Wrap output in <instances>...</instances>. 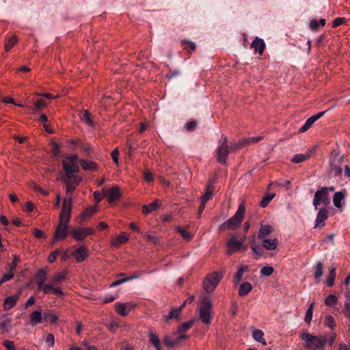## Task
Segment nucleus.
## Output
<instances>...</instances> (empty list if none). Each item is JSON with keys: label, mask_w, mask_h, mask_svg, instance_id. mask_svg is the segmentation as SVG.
Masks as SVG:
<instances>
[{"label": "nucleus", "mask_w": 350, "mask_h": 350, "mask_svg": "<svg viewBox=\"0 0 350 350\" xmlns=\"http://www.w3.org/2000/svg\"><path fill=\"white\" fill-rule=\"evenodd\" d=\"M346 178H350V168L344 163V155L333 152L329 161V173L334 176H341L342 170Z\"/></svg>", "instance_id": "f257e3e1"}, {"label": "nucleus", "mask_w": 350, "mask_h": 350, "mask_svg": "<svg viewBox=\"0 0 350 350\" xmlns=\"http://www.w3.org/2000/svg\"><path fill=\"white\" fill-rule=\"evenodd\" d=\"M245 205L241 203L239 205L238 209L235 214L228 219L227 221L221 224L219 227V230H236L241 224L245 215Z\"/></svg>", "instance_id": "f03ea898"}, {"label": "nucleus", "mask_w": 350, "mask_h": 350, "mask_svg": "<svg viewBox=\"0 0 350 350\" xmlns=\"http://www.w3.org/2000/svg\"><path fill=\"white\" fill-rule=\"evenodd\" d=\"M212 307L211 299L209 297H204L199 309V319L204 324L208 325L211 322V310Z\"/></svg>", "instance_id": "7ed1b4c3"}, {"label": "nucleus", "mask_w": 350, "mask_h": 350, "mask_svg": "<svg viewBox=\"0 0 350 350\" xmlns=\"http://www.w3.org/2000/svg\"><path fill=\"white\" fill-rule=\"evenodd\" d=\"M301 338L306 343V347L311 349H323L325 345V342L321 337L313 336L308 332H303Z\"/></svg>", "instance_id": "20e7f679"}, {"label": "nucleus", "mask_w": 350, "mask_h": 350, "mask_svg": "<svg viewBox=\"0 0 350 350\" xmlns=\"http://www.w3.org/2000/svg\"><path fill=\"white\" fill-rule=\"evenodd\" d=\"M222 278V274L217 272L207 275L203 282V287L206 293H212L215 291L220 280Z\"/></svg>", "instance_id": "39448f33"}, {"label": "nucleus", "mask_w": 350, "mask_h": 350, "mask_svg": "<svg viewBox=\"0 0 350 350\" xmlns=\"http://www.w3.org/2000/svg\"><path fill=\"white\" fill-rule=\"evenodd\" d=\"M78 156L77 154H72L66 157L62 162L63 169L66 173V176L75 174L79 170L78 164L77 161Z\"/></svg>", "instance_id": "423d86ee"}, {"label": "nucleus", "mask_w": 350, "mask_h": 350, "mask_svg": "<svg viewBox=\"0 0 350 350\" xmlns=\"http://www.w3.org/2000/svg\"><path fill=\"white\" fill-rule=\"evenodd\" d=\"M246 235L243 236L239 240H237L236 236H232L226 243L227 254L231 255L239 252L243 247Z\"/></svg>", "instance_id": "0eeeda50"}, {"label": "nucleus", "mask_w": 350, "mask_h": 350, "mask_svg": "<svg viewBox=\"0 0 350 350\" xmlns=\"http://www.w3.org/2000/svg\"><path fill=\"white\" fill-rule=\"evenodd\" d=\"M329 202V196L327 187H321L318 189L315 194L313 200V205L315 209H317V206L321 204L325 205L328 204Z\"/></svg>", "instance_id": "6e6552de"}, {"label": "nucleus", "mask_w": 350, "mask_h": 350, "mask_svg": "<svg viewBox=\"0 0 350 350\" xmlns=\"http://www.w3.org/2000/svg\"><path fill=\"white\" fill-rule=\"evenodd\" d=\"M229 150L227 144V138L222 135L219 140V145L217 150V161L222 164L226 163Z\"/></svg>", "instance_id": "1a4fd4ad"}, {"label": "nucleus", "mask_w": 350, "mask_h": 350, "mask_svg": "<svg viewBox=\"0 0 350 350\" xmlns=\"http://www.w3.org/2000/svg\"><path fill=\"white\" fill-rule=\"evenodd\" d=\"M72 208L71 198H65L64 200L61 213L59 215V223L67 224L70 217V211Z\"/></svg>", "instance_id": "9d476101"}, {"label": "nucleus", "mask_w": 350, "mask_h": 350, "mask_svg": "<svg viewBox=\"0 0 350 350\" xmlns=\"http://www.w3.org/2000/svg\"><path fill=\"white\" fill-rule=\"evenodd\" d=\"M62 181L66 186V193H69L75 190L76 187L81 183V178L75 174H72L70 176H66L62 178Z\"/></svg>", "instance_id": "9b49d317"}, {"label": "nucleus", "mask_w": 350, "mask_h": 350, "mask_svg": "<svg viewBox=\"0 0 350 350\" xmlns=\"http://www.w3.org/2000/svg\"><path fill=\"white\" fill-rule=\"evenodd\" d=\"M94 232V230L92 228H76L71 231V234L76 241H82L88 235L93 234Z\"/></svg>", "instance_id": "f8f14e48"}, {"label": "nucleus", "mask_w": 350, "mask_h": 350, "mask_svg": "<svg viewBox=\"0 0 350 350\" xmlns=\"http://www.w3.org/2000/svg\"><path fill=\"white\" fill-rule=\"evenodd\" d=\"M68 232V224L59 223L55 232L52 244H54L57 241L62 240L66 238Z\"/></svg>", "instance_id": "ddd939ff"}, {"label": "nucleus", "mask_w": 350, "mask_h": 350, "mask_svg": "<svg viewBox=\"0 0 350 350\" xmlns=\"http://www.w3.org/2000/svg\"><path fill=\"white\" fill-rule=\"evenodd\" d=\"M43 322V314L40 310H34L29 314L27 325L35 326Z\"/></svg>", "instance_id": "4468645a"}, {"label": "nucleus", "mask_w": 350, "mask_h": 350, "mask_svg": "<svg viewBox=\"0 0 350 350\" xmlns=\"http://www.w3.org/2000/svg\"><path fill=\"white\" fill-rule=\"evenodd\" d=\"M59 317V314L55 311L46 310L43 313V322L53 325L57 322Z\"/></svg>", "instance_id": "2eb2a0df"}, {"label": "nucleus", "mask_w": 350, "mask_h": 350, "mask_svg": "<svg viewBox=\"0 0 350 350\" xmlns=\"http://www.w3.org/2000/svg\"><path fill=\"white\" fill-rule=\"evenodd\" d=\"M325 111L319 112L317 114H315L309 118L306 121L304 124L299 129V131L301 133H304L308 131L317 120H319L325 114Z\"/></svg>", "instance_id": "dca6fc26"}, {"label": "nucleus", "mask_w": 350, "mask_h": 350, "mask_svg": "<svg viewBox=\"0 0 350 350\" xmlns=\"http://www.w3.org/2000/svg\"><path fill=\"white\" fill-rule=\"evenodd\" d=\"M328 218V213L326 208H321L315 220V228H321L325 226L324 221Z\"/></svg>", "instance_id": "f3484780"}, {"label": "nucleus", "mask_w": 350, "mask_h": 350, "mask_svg": "<svg viewBox=\"0 0 350 350\" xmlns=\"http://www.w3.org/2000/svg\"><path fill=\"white\" fill-rule=\"evenodd\" d=\"M133 307L134 305L132 303H117L116 304V310L119 314L122 316H126Z\"/></svg>", "instance_id": "a211bd4d"}, {"label": "nucleus", "mask_w": 350, "mask_h": 350, "mask_svg": "<svg viewBox=\"0 0 350 350\" xmlns=\"http://www.w3.org/2000/svg\"><path fill=\"white\" fill-rule=\"evenodd\" d=\"M251 48L254 49L255 53L260 55H262L265 48V43L262 38L256 37L251 44Z\"/></svg>", "instance_id": "6ab92c4d"}, {"label": "nucleus", "mask_w": 350, "mask_h": 350, "mask_svg": "<svg viewBox=\"0 0 350 350\" xmlns=\"http://www.w3.org/2000/svg\"><path fill=\"white\" fill-rule=\"evenodd\" d=\"M262 241V245L267 250H273L276 249L278 245V241L276 238L269 239L268 237L260 239Z\"/></svg>", "instance_id": "aec40b11"}, {"label": "nucleus", "mask_w": 350, "mask_h": 350, "mask_svg": "<svg viewBox=\"0 0 350 350\" xmlns=\"http://www.w3.org/2000/svg\"><path fill=\"white\" fill-rule=\"evenodd\" d=\"M105 192H107L106 196L109 202H113L118 200L121 196L120 189L116 186L110 188L109 190L105 191Z\"/></svg>", "instance_id": "412c9836"}, {"label": "nucleus", "mask_w": 350, "mask_h": 350, "mask_svg": "<svg viewBox=\"0 0 350 350\" xmlns=\"http://www.w3.org/2000/svg\"><path fill=\"white\" fill-rule=\"evenodd\" d=\"M273 231V228L270 225H261L258 232V239L268 237V236Z\"/></svg>", "instance_id": "4be33fe9"}, {"label": "nucleus", "mask_w": 350, "mask_h": 350, "mask_svg": "<svg viewBox=\"0 0 350 350\" xmlns=\"http://www.w3.org/2000/svg\"><path fill=\"white\" fill-rule=\"evenodd\" d=\"M160 206V200H155L153 202L144 205L142 207V212L144 214H148L152 212L153 211L157 210Z\"/></svg>", "instance_id": "5701e85b"}, {"label": "nucleus", "mask_w": 350, "mask_h": 350, "mask_svg": "<svg viewBox=\"0 0 350 350\" xmlns=\"http://www.w3.org/2000/svg\"><path fill=\"white\" fill-rule=\"evenodd\" d=\"M248 271V267L247 265H242L239 267L237 272L235 274V278L234 280V284L237 286L241 281L243 280V273Z\"/></svg>", "instance_id": "b1692460"}, {"label": "nucleus", "mask_w": 350, "mask_h": 350, "mask_svg": "<svg viewBox=\"0 0 350 350\" xmlns=\"http://www.w3.org/2000/svg\"><path fill=\"white\" fill-rule=\"evenodd\" d=\"M252 286L250 282H243L239 286L238 294L240 297L245 296L252 291Z\"/></svg>", "instance_id": "393cba45"}, {"label": "nucleus", "mask_w": 350, "mask_h": 350, "mask_svg": "<svg viewBox=\"0 0 350 350\" xmlns=\"http://www.w3.org/2000/svg\"><path fill=\"white\" fill-rule=\"evenodd\" d=\"M87 250L81 247L75 251L73 256L78 262H83L87 257Z\"/></svg>", "instance_id": "a878e982"}, {"label": "nucleus", "mask_w": 350, "mask_h": 350, "mask_svg": "<svg viewBox=\"0 0 350 350\" xmlns=\"http://www.w3.org/2000/svg\"><path fill=\"white\" fill-rule=\"evenodd\" d=\"M46 271L41 269L36 275V283L38 288L44 284L46 279Z\"/></svg>", "instance_id": "bb28decb"}, {"label": "nucleus", "mask_w": 350, "mask_h": 350, "mask_svg": "<svg viewBox=\"0 0 350 350\" xmlns=\"http://www.w3.org/2000/svg\"><path fill=\"white\" fill-rule=\"evenodd\" d=\"M253 338L262 345H267V342L264 338V333L261 329H256L252 332Z\"/></svg>", "instance_id": "cd10ccee"}, {"label": "nucleus", "mask_w": 350, "mask_h": 350, "mask_svg": "<svg viewBox=\"0 0 350 350\" xmlns=\"http://www.w3.org/2000/svg\"><path fill=\"white\" fill-rule=\"evenodd\" d=\"M81 165L84 170L96 171L97 168V164L95 162L88 160H81Z\"/></svg>", "instance_id": "c85d7f7f"}, {"label": "nucleus", "mask_w": 350, "mask_h": 350, "mask_svg": "<svg viewBox=\"0 0 350 350\" xmlns=\"http://www.w3.org/2000/svg\"><path fill=\"white\" fill-rule=\"evenodd\" d=\"M18 297L11 296L6 298L3 303L5 310H9L12 309L16 304Z\"/></svg>", "instance_id": "c756f323"}, {"label": "nucleus", "mask_w": 350, "mask_h": 350, "mask_svg": "<svg viewBox=\"0 0 350 350\" xmlns=\"http://www.w3.org/2000/svg\"><path fill=\"white\" fill-rule=\"evenodd\" d=\"M345 195L341 192H336L333 196V203L334 206L340 208L342 207V202L343 201Z\"/></svg>", "instance_id": "7c9ffc66"}, {"label": "nucleus", "mask_w": 350, "mask_h": 350, "mask_svg": "<svg viewBox=\"0 0 350 350\" xmlns=\"http://www.w3.org/2000/svg\"><path fill=\"white\" fill-rule=\"evenodd\" d=\"M314 279L317 282H319L321 276L323 275V263L321 261H318L316 265L314 267Z\"/></svg>", "instance_id": "2f4dec72"}, {"label": "nucleus", "mask_w": 350, "mask_h": 350, "mask_svg": "<svg viewBox=\"0 0 350 350\" xmlns=\"http://www.w3.org/2000/svg\"><path fill=\"white\" fill-rule=\"evenodd\" d=\"M129 239V236L125 232H122L118 237L112 241L113 245H118L125 243Z\"/></svg>", "instance_id": "473e14b6"}, {"label": "nucleus", "mask_w": 350, "mask_h": 350, "mask_svg": "<svg viewBox=\"0 0 350 350\" xmlns=\"http://www.w3.org/2000/svg\"><path fill=\"white\" fill-rule=\"evenodd\" d=\"M213 186L211 184H208L206 186L205 193L201 197V202L206 203L213 196Z\"/></svg>", "instance_id": "72a5a7b5"}, {"label": "nucleus", "mask_w": 350, "mask_h": 350, "mask_svg": "<svg viewBox=\"0 0 350 350\" xmlns=\"http://www.w3.org/2000/svg\"><path fill=\"white\" fill-rule=\"evenodd\" d=\"M148 337L150 342L155 347V349H159V347H161V342L159 336L154 333H153L152 331H148Z\"/></svg>", "instance_id": "f704fd0d"}, {"label": "nucleus", "mask_w": 350, "mask_h": 350, "mask_svg": "<svg viewBox=\"0 0 350 350\" xmlns=\"http://www.w3.org/2000/svg\"><path fill=\"white\" fill-rule=\"evenodd\" d=\"M18 38L13 35L11 37H10L8 40L5 42V51H10L12 47L18 42Z\"/></svg>", "instance_id": "c9c22d12"}, {"label": "nucleus", "mask_w": 350, "mask_h": 350, "mask_svg": "<svg viewBox=\"0 0 350 350\" xmlns=\"http://www.w3.org/2000/svg\"><path fill=\"white\" fill-rule=\"evenodd\" d=\"M67 272L66 271L57 272L55 273L51 278V283H56L62 281L66 278Z\"/></svg>", "instance_id": "e433bc0d"}, {"label": "nucleus", "mask_w": 350, "mask_h": 350, "mask_svg": "<svg viewBox=\"0 0 350 350\" xmlns=\"http://www.w3.org/2000/svg\"><path fill=\"white\" fill-rule=\"evenodd\" d=\"M310 157V153H306V154H295L293 159H291V161L295 163H301L306 159H308Z\"/></svg>", "instance_id": "4c0bfd02"}, {"label": "nucleus", "mask_w": 350, "mask_h": 350, "mask_svg": "<svg viewBox=\"0 0 350 350\" xmlns=\"http://www.w3.org/2000/svg\"><path fill=\"white\" fill-rule=\"evenodd\" d=\"M193 320H189L178 327L176 334L185 333L193 325Z\"/></svg>", "instance_id": "58836bf2"}, {"label": "nucleus", "mask_w": 350, "mask_h": 350, "mask_svg": "<svg viewBox=\"0 0 350 350\" xmlns=\"http://www.w3.org/2000/svg\"><path fill=\"white\" fill-rule=\"evenodd\" d=\"M181 312V307L174 308L165 317L166 321H169L172 319H176L179 317Z\"/></svg>", "instance_id": "ea45409f"}, {"label": "nucleus", "mask_w": 350, "mask_h": 350, "mask_svg": "<svg viewBox=\"0 0 350 350\" xmlns=\"http://www.w3.org/2000/svg\"><path fill=\"white\" fill-rule=\"evenodd\" d=\"M336 278V269L332 268L329 269V273L326 280V284L328 286L331 287L334 284Z\"/></svg>", "instance_id": "a19ab883"}, {"label": "nucleus", "mask_w": 350, "mask_h": 350, "mask_svg": "<svg viewBox=\"0 0 350 350\" xmlns=\"http://www.w3.org/2000/svg\"><path fill=\"white\" fill-rule=\"evenodd\" d=\"M314 306V303L312 302L310 304V306H308V308L306 310L304 319L307 323H310L312 321Z\"/></svg>", "instance_id": "79ce46f5"}, {"label": "nucleus", "mask_w": 350, "mask_h": 350, "mask_svg": "<svg viewBox=\"0 0 350 350\" xmlns=\"http://www.w3.org/2000/svg\"><path fill=\"white\" fill-rule=\"evenodd\" d=\"M275 194L274 193H269L266 194L262 200H261L260 204L262 208L266 207L269 203L271 201V200L275 197Z\"/></svg>", "instance_id": "37998d69"}, {"label": "nucleus", "mask_w": 350, "mask_h": 350, "mask_svg": "<svg viewBox=\"0 0 350 350\" xmlns=\"http://www.w3.org/2000/svg\"><path fill=\"white\" fill-rule=\"evenodd\" d=\"M81 121L83 123L86 124L87 125H88L90 126H93V122L91 119L90 114L89 113V112L87 110L83 111V112L81 115Z\"/></svg>", "instance_id": "c03bdc74"}, {"label": "nucleus", "mask_w": 350, "mask_h": 350, "mask_svg": "<svg viewBox=\"0 0 350 350\" xmlns=\"http://www.w3.org/2000/svg\"><path fill=\"white\" fill-rule=\"evenodd\" d=\"M34 110L39 111L42 109L43 108L47 106V103L44 101L42 98H37L34 100Z\"/></svg>", "instance_id": "a18cd8bd"}, {"label": "nucleus", "mask_w": 350, "mask_h": 350, "mask_svg": "<svg viewBox=\"0 0 350 350\" xmlns=\"http://www.w3.org/2000/svg\"><path fill=\"white\" fill-rule=\"evenodd\" d=\"M97 206H93L88 208H86L82 213L81 217L83 219L90 217L93 213H96L97 211Z\"/></svg>", "instance_id": "49530a36"}, {"label": "nucleus", "mask_w": 350, "mask_h": 350, "mask_svg": "<svg viewBox=\"0 0 350 350\" xmlns=\"http://www.w3.org/2000/svg\"><path fill=\"white\" fill-rule=\"evenodd\" d=\"M177 231L187 241H190L193 238V234L191 232L181 227H177Z\"/></svg>", "instance_id": "de8ad7c7"}, {"label": "nucleus", "mask_w": 350, "mask_h": 350, "mask_svg": "<svg viewBox=\"0 0 350 350\" xmlns=\"http://www.w3.org/2000/svg\"><path fill=\"white\" fill-rule=\"evenodd\" d=\"M324 323L325 325L330 327L332 329H334V328L336 327L335 321L333 317L331 315L325 316Z\"/></svg>", "instance_id": "09e8293b"}, {"label": "nucleus", "mask_w": 350, "mask_h": 350, "mask_svg": "<svg viewBox=\"0 0 350 350\" xmlns=\"http://www.w3.org/2000/svg\"><path fill=\"white\" fill-rule=\"evenodd\" d=\"M274 271L271 266H265L260 269V274L264 276H270Z\"/></svg>", "instance_id": "8fccbe9b"}, {"label": "nucleus", "mask_w": 350, "mask_h": 350, "mask_svg": "<svg viewBox=\"0 0 350 350\" xmlns=\"http://www.w3.org/2000/svg\"><path fill=\"white\" fill-rule=\"evenodd\" d=\"M338 299L334 295H328L325 299V304L327 306H334L337 304Z\"/></svg>", "instance_id": "3c124183"}, {"label": "nucleus", "mask_w": 350, "mask_h": 350, "mask_svg": "<svg viewBox=\"0 0 350 350\" xmlns=\"http://www.w3.org/2000/svg\"><path fill=\"white\" fill-rule=\"evenodd\" d=\"M14 275V271H12V270H10L8 273H5V274L2 276V278H1V280H0V286H1L3 283H4V282H7V281H9V280H10L12 278H13Z\"/></svg>", "instance_id": "603ef678"}, {"label": "nucleus", "mask_w": 350, "mask_h": 350, "mask_svg": "<svg viewBox=\"0 0 350 350\" xmlns=\"http://www.w3.org/2000/svg\"><path fill=\"white\" fill-rule=\"evenodd\" d=\"M38 288L41 290L44 294H49L52 293L53 286L51 284H44Z\"/></svg>", "instance_id": "864d4df0"}, {"label": "nucleus", "mask_w": 350, "mask_h": 350, "mask_svg": "<svg viewBox=\"0 0 350 350\" xmlns=\"http://www.w3.org/2000/svg\"><path fill=\"white\" fill-rule=\"evenodd\" d=\"M45 342L48 344V345L51 347H53L55 345V338L53 334H48L44 338Z\"/></svg>", "instance_id": "5fc2aeb1"}, {"label": "nucleus", "mask_w": 350, "mask_h": 350, "mask_svg": "<svg viewBox=\"0 0 350 350\" xmlns=\"http://www.w3.org/2000/svg\"><path fill=\"white\" fill-rule=\"evenodd\" d=\"M108 329L111 332H115L118 327V324L114 319H111L107 325Z\"/></svg>", "instance_id": "6e6d98bb"}, {"label": "nucleus", "mask_w": 350, "mask_h": 350, "mask_svg": "<svg viewBox=\"0 0 350 350\" xmlns=\"http://www.w3.org/2000/svg\"><path fill=\"white\" fill-rule=\"evenodd\" d=\"M183 44L184 45L185 49L187 50L194 51L196 49V44L191 41L183 40Z\"/></svg>", "instance_id": "4d7b16f0"}, {"label": "nucleus", "mask_w": 350, "mask_h": 350, "mask_svg": "<svg viewBox=\"0 0 350 350\" xmlns=\"http://www.w3.org/2000/svg\"><path fill=\"white\" fill-rule=\"evenodd\" d=\"M107 192H105V190L103 189V192L100 193L98 191L94 192V197L96 202H100L104 196H106Z\"/></svg>", "instance_id": "13d9d810"}, {"label": "nucleus", "mask_w": 350, "mask_h": 350, "mask_svg": "<svg viewBox=\"0 0 350 350\" xmlns=\"http://www.w3.org/2000/svg\"><path fill=\"white\" fill-rule=\"evenodd\" d=\"M163 342L167 347H172L176 345V342L172 340L170 336H165L163 338Z\"/></svg>", "instance_id": "bf43d9fd"}, {"label": "nucleus", "mask_w": 350, "mask_h": 350, "mask_svg": "<svg viewBox=\"0 0 350 350\" xmlns=\"http://www.w3.org/2000/svg\"><path fill=\"white\" fill-rule=\"evenodd\" d=\"M21 260V257L19 255H14V261L12 262V263L11 264L10 267V270H12V271H14V270L15 269L17 264L20 262Z\"/></svg>", "instance_id": "052dcab7"}, {"label": "nucleus", "mask_w": 350, "mask_h": 350, "mask_svg": "<svg viewBox=\"0 0 350 350\" xmlns=\"http://www.w3.org/2000/svg\"><path fill=\"white\" fill-rule=\"evenodd\" d=\"M197 126V124L195 121H191V122H187L186 124H185V128L187 129V130L188 131H193L196 128Z\"/></svg>", "instance_id": "680f3d73"}, {"label": "nucleus", "mask_w": 350, "mask_h": 350, "mask_svg": "<svg viewBox=\"0 0 350 350\" xmlns=\"http://www.w3.org/2000/svg\"><path fill=\"white\" fill-rule=\"evenodd\" d=\"M3 346L7 350H15V345L12 341L5 340L3 342Z\"/></svg>", "instance_id": "e2e57ef3"}, {"label": "nucleus", "mask_w": 350, "mask_h": 350, "mask_svg": "<svg viewBox=\"0 0 350 350\" xmlns=\"http://www.w3.org/2000/svg\"><path fill=\"white\" fill-rule=\"evenodd\" d=\"M10 325V321L7 319H4L0 322V329L3 331H7L8 327Z\"/></svg>", "instance_id": "0e129e2a"}, {"label": "nucleus", "mask_w": 350, "mask_h": 350, "mask_svg": "<svg viewBox=\"0 0 350 350\" xmlns=\"http://www.w3.org/2000/svg\"><path fill=\"white\" fill-rule=\"evenodd\" d=\"M52 146H53L52 151H53V155L58 156V154L59 153V149H60L59 144L56 142H53Z\"/></svg>", "instance_id": "69168bd1"}, {"label": "nucleus", "mask_w": 350, "mask_h": 350, "mask_svg": "<svg viewBox=\"0 0 350 350\" xmlns=\"http://www.w3.org/2000/svg\"><path fill=\"white\" fill-rule=\"evenodd\" d=\"M118 155H119V151L118 148H116L113 150L111 152V157L114 163H118Z\"/></svg>", "instance_id": "338daca9"}, {"label": "nucleus", "mask_w": 350, "mask_h": 350, "mask_svg": "<svg viewBox=\"0 0 350 350\" xmlns=\"http://www.w3.org/2000/svg\"><path fill=\"white\" fill-rule=\"evenodd\" d=\"M344 312L350 321V304L349 303L346 302L345 304Z\"/></svg>", "instance_id": "774afa93"}]
</instances>
